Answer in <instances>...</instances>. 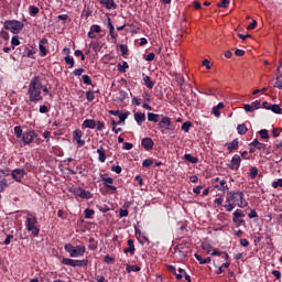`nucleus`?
Instances as JSON below:
<instances>
[{
  "instance_id": "obj_1",
  "label": "nucleus",
  "mask_w": 282,
  "mask_h": 282,
  "mask_svg": "<svg viewBox=\"0 0 282 282\" xmlns=\"http://www.w3.org/2000/svg\"><path fill=\"white\" fill-rule=\"evenodd\" d=\"M42 89H43V82H41V76H34L31 79L29 84V89H28L30 102H39L43 100V95H41Z\"/></svg>"
},
{
  "instance_id": "obj_2",
  "label": "nucleus",
  "mask_w": 282,
  "mask_h": 282,
  "mask_svg": "<svg viewBox=\"0 0 282 282\" xmlns=\"http://www.w3.org/2000/svg\"><path fill=\"white\" fill-rule=\"evenodd\" d=\"M14 135L20 140L21 147H28L29 144H32L36 138H39V134L34 130H28L23 132V129L21 126L14 127Z\"/></svg>"
},
{
  "instance_id": "obj_3",
  "label": "nucleus",
  "mask_w": 282,
  "mask_h": 282,
  "mask_svg": "<svg viewBox=\"0 0 282 282\" xmlns=\"http://www.w3.org/2000/svg\"><path fill=\"white\" fill-rule=\"evenodd\" d=\"M24 226L28 232H31L33 237H39L41 229L36 227V224H39V218H36V214L26 212V216L24 217Z\"/></svg>"
},
{
  "instance_id": "obj_4",
  "label": "nucleus",
  "mask_w": 282,
  "mask_h": 282,
  "mask_svg": "<svg viewBox=\"0 0 282 282\" xmlns=\"http://www.w3.org/2000/svg\"><path fill=\"white\" fill-rule=\"evenodd\" d=\"M3 28L4 30H8V32H11V34H21L25 24L19 20H6L3 22Z\"/></svg>"
},
{
  "instance_id": "obj_5",
  "label": "nucleus",
  "mask_w": 282,
  "mask_h": 282,
  "mask_svg": "<svg viewBox=\"0 0 282 282\" xmlns=\"http://www.w3.org/2000/svg\"><path fill=\"white\" fill-rule=\"evenodd\" d=\"M66 252H68L69 257L73 259H78V257H84L85 254V246H73L72 243H66L64 246Z\"/></svg>"
},
{
  "instance_id": "obj_6",
  "label": "nucleus",
  "mask_w": 282,
  "mask_h": 282,
  "mask_svg": "<svg viewBox=\"0 0 282 282\" xmlns=\"http://www.w3.org/2000/svg\"><path fill=\"white\" fill-rule=\"evenodd\" d=\"M229 195H231L235 206L237 205L238 208H247L248 202H246V194H243V192L231 191Z\"/></svg>"
},
{
  "instance_id": "obj_7",
  "label": "nucleus",
  "mask_w": 282,
  "mask_h": 282,
  "mask_svg": "<svg viewBox=\"0 0 282 282\" xmlns=\"http://www.w3.org/2000/svg\"><path fill=\"white\" fill-rule=\"evenodd\" d=\"M63 265H70V268H85L89 263V260H74L69 258L62 259Z\"/></svg>"
},
{
  "instance_id": "obj_8",
  "label": "nucleus",
  "mask_w": 282,
  "mask_h": 282,
  "mask_svg": "<svg viewBox=\"0 0 282 282\" xmlns=\"http://www.w3.org/2000/svg\"><path fill=\"white\" fill-rule=\"evenodd\" d=\"M171 118L166 117L164 115H161V118L159 119L158 128L161 129L162 133H164V129L169 131L171 129Z\"/></svg>"
},
{
  "instance_id": "obj_9",
  "label": "nucleus",
  "mask_w": 282,
  "mask_h": 282,
  "mask_svg": "<svg viewBox=\"0 0 282 282\" xmlns=\"http://www.w3.org/2000/svg\"><path fill=\"white\" fill-rule=\"evenodd\" d=\"M25 175H28V173L23 169H15L11 172V177L14 182H23Z\"/></svg>"
},
{
  "instance_id": "obj_10",
  "label": "nucleus",
  "mask_w": 282,
  "mask_h": 282,
  "mask_svg": "<svg viewBox=\"0 0 282 282\" xmlns=\"http://www.w3.org/2000/svg\"><path fill=\"white\" fill-rule=\"evenodd\" d=\"M239 166H241V156L239 154H235L228 165V169H230V171H239Z\"/></svg>"
},
{
  "instance_id": "obj_11",
  "label": "nucleus",
  "mask_w": 282,
  "mask_h": 282,
  "mask_svg": "<svg viewBox=\"0 0 282 282\" xmlns=\"http://www.w3.org/2000/svg\"><path fill=\"white\" fill-rule=\"evenodd\" d=\"M70 193H75V195H78V197H80L82 199H91L93 197L91 192L84 188L70 189Z\"/></svg>"
},
{
  "instance_id": "obj_12",
  "label": "nucleus",
  "mask_w": 282,
  "mask_h": 282,
  "mask_svg": "<svg viewBox=\"0 0 282 282\" xmlns=\"http://www.w3.org/2000/svg\"><path fill=\"white\" fill-rule=\"evenodd\" d=\"M224 208H226L227 213H232L235 210V202L232 200V196L230 195V192L227 193L225 205H223Z\"/></svg>"
},
{
  "instance_id": "obj_13",
  "label": "nucleus",
  "mask_w": 282,
  "mask_h": 282,
  "mask_svg": "<svg viewBox=\"0 0 282 282\" xmlns=\"http://www.w3.org/2000/svg\"><path fill=\"white\" fill-rule=\"evenodd\" d=\"M73 140H75L78 145L85 147V140H83V131L80 129H76L73 132Z\"/></svg>"
},
{
  "instance_id": "obj_14",
  "label": "nucleus",
  "mask_w": 282,
  "mask_h": 282,
  "mask_svg": "<svg viewBox=\"0 0 282 282\" xmlns=\"http://www.w3.org/2000/svg\"><path fill=\"white\" fill-rule=\"evenodd\" d=\"M153 139L147 137V138H143L141 140V147H143V149L145 151H152L153 150Z\"/></svg>"
},
{
  "instance_id": "obj_15",
  "label": "nucleus",
  "mask_w": 282,
  "mask_h": 282,
  "mask_svg": "<svg viewBox=\"0 0 282 282\" xmlns=\"http://www.w3.org/2000/svg\"><path fill=\"white\" fill-rule=\"evenodd\" d=\"M101 6H105L106 10H118V4L113 0H99Z\"/></svg>"
},
{
  "instance_id": "obj_16",
  "label": "nucleus",
  "mask_w": 282,
  "mask_h": 282,
  "mask_svg": "<svg viewBox=\"0 0 282 282\" xmlns=\"http://www.w3.org/2000/svg\"><path fill=\"white\" fill-rule=\"evenodd\" d=\"M47 39H42L39 42V50H40V56H47V47H45V45H47Z\"/></svg>"
},
{
  "instance_id": "obj_17",
  "label": "nucleus",
  "mask_w": 282,
  "mask_h": 282,
  "mask_svg": "<svg viewBox=\"0 0 282 282\" xmlns=\"http://www.w3.org/2000/svg\"><path fill=\"white\" fill-rule=\"evenodd\" d=\"M101 182H104V186H106V188H110V191H118V187L112 185L113 180L111 177L101 176Z\"/></svg>"
},
{
  "instance_id": "obj_18",
  "label": "nucleus",
  "mask_w": 282,
  "mask_h": 282,
  "mask_svg": "<svg viewBox=\"0 0 282 282\" xmlns=\"http://www.w3.org/2000/svg\"><path fill=\"white\" fill-rule=\"evenodd\" d=\"M3 175H8V174H6V171L1 170L0 171V193H3L8 187V180L3 177Z\"/></svg>"
},
{
  "instance_id": "obj_19",
  "label": "nucleus",
  "mask_w": 282,
  "mask_h": 282,
  "mask_svg": "<svg viewBox=\"0 0 282 282\" xmlns=\"http://www.w3.org/2000/svg\"><path fill=\"white\" fill-rule=\"evenodd\" d=\"M226 147H227V151L229 153H232V151H237V149H239V140L234 139L231 142L226 143Z\"/></svg>"
},
{
  "instance_id": "obj_20",
  "label": "nucleus",
  "mask_w": 282,
  "mask_h": 282,
  "mask_svg": "<svg viewBox=\"0 0 282 282\" xmlns=\"http://www.w3.org/2000/svg\"><path fill=\"white\" fill-rule=\"evenodd\" d=\"M97 153H98V160L101 162V163H105L107 162V150H105V148L101 145L97 149Z\"/></svg>"
},
{
  "instance_id": "obj_21",
  "label": "nucleus",
  "mask_w": 282,
  "mask_h": 282,
  "mask_svg": "<svg viewBox=\"0 0 282 282\" xmlns=\"http://www.w3.org/2000/svg\"><path fill=\"white\" fill-rule=\"evenodd\" d=\"M134 120L139 127H142V122L147 120V115L144 112H135Z\"/></svg>"
},
{
  "instance_id": "obj_22",
  "label": "nucleus",
  "mask_w": 282,
  "mask_h": 282,
  "mask_svg": "<svg viewBox=\"0 0 282 282\" xmlns=\"http://www.w3.org/2000/svg\"><path fill=\"white\" fill-rule=\"evenodd\" d=\"M82 129H96V120L86 119L82 124Z\"/></svg>"
},
{
  "instance_id": "obj_23",
  "label": "nucleus",
  "mask_w": 282,
  "mask_h": 282,
  "mask_svg": "<svg viewBox=\"0 0 282 282\" xmlns=\"http://www.w3.org/2000/svg\"><path fill=\"white\" fill-rule=\"evenodd\" d=\"M124 254H135V245H133V239L128 240V248L123 250Z\"/></svg>"
},
{
  "instance_id": "obj_24",
  "label": "nucleus",
  "mask_w": 282,
  "mask_h": 282,
  "mask_svg": "<svg viewBox=\"0 0 282 282\" xmlns=\"http://www.w3.org/2000/svg\"><path fill=\"white\" fill-rule=\"evenodd\" d=\"M142 76L145 87H148V89H153V87H155V83L151 80V77L149 75H145L144 73L142 74Z\"/></svg>"
},
{
  "instance_id": "obj_25",
  "label": "nucleus",
  "mask_w": 282,
  "mask_h": 282,
  "mask_svg": "<svg viewBox=\"0 0 282 282\" xmlns=\"http://www.w3.org/2000/svg\"><path fill=\"white\" fill-rule=\"evenodd\" d=\"M249 147H253L254 149H258V151H265V143L259 142V140L254 139Z\"/></svg>"
},
{
  "instance_id": "obj_26",
  "label": "nucleus",
  "mask_w": 282,
  "mask_h": 282,
  "mask_svg": "<svg viewBox=\"0 0 282 282\" xmlns=\"http://www.w3.org/2000/svg\"><path fill=\"white\" fill-rule=\"evenodd\" d=\"M162 118V115H158L154 112H148V121L149 122H160V119Z\"/></svg>"
},
{
  "instance_id": "obj_27",
  "label": "nucleus",
  "mask_w": 282,
  "mask_h": 282,
  "mask_svg": "<svg viewBox=\"0 0 282 282\" xmlns=\"http://www.w3.org/2000/svg\"><path fill=\"white\" fill-rule=\"evenodd\" d=\"M219 109H224V102H219L217 106L213 107V113L216 116V118H219L221 116V112H219Z\"/></svg>"
},
{
  "instance_id": "obj_28",
  "label": "nucleus",
  "mask_w": 282,
  "mask_h": 282,
  "mask_svg": "<svg viewBox=\"0 0 282 282\" xmlns=\"http://www.w3.org/2000/svg\"><path fill=\"white\" fill-rule=\"evenodd\" d=\"M194 257H195V259L198 260V262L200 263V265H204V264H206V263H210V257L202 258V257L199 256V253H195Z\"/></svg>"
},
{
  "instance_id": "obj_29",
  "label": "nucleus",
  "mask_w": 282,
  "mask_h": 282,
  "mask_svg": "<svg viewBox=\"0 0 282 282\" xmlns=\"http://www.w3.org/2000/svg\"><path fill=\"white\" fill-rule=\"evenodd\" d=\"M237 132L239 135H246L248 133V127L245 123L237 126Z\"/></svg>"
},
{
  "instance_id": "obj_30",
  "label": "nucleus",
  "mask_w": 282,
  "mask_h": 282,
  "mask_svg": "<svg viewBox=\"0 0 282 282\" xmlns=\"http://www.w3.org/2000/svg\"><path fill=\"white\" fill-rule=\"evenodd\" d=\"M184 160H186V162H191V164H197V162H199V159L192 154H184Z\"/></svg>"
},
{
  "instance_id": "obj_31",
  "label": "nucleus",
  "mask_w": 282,
  "mask_h": 282,
  "mask_svg": "<svg viewBox=\"0 0 282 282\" xmlns=\"http://www.w3.org/2000/svg\"><path fill=\"white\" fill-rule=\"evenodd\" d=\"M269 111H272L273 113H278L281 115L282 113V109L281 106L273 104L270 106Z\"/></svg>"
},
{
  "instance_id": "obj_32",
  "label": "nucleus",
  "mask_w": 282,
  "mask_h": 282,
  "mask_svg": "<svg viewBox=\"0 0 282 282\" xmlns=\"http://www.w3.org/2000/svg\"><path fill=\"white\" fill-rule=\"evenodd\" d=\"M118 72H120L121 74H124L127 72V69H129V63L123 62L122 64H118Z\"/></svg>"
},
{
  "instance_id": "obj_33",
  "label": "nucleus",
  "mask_w": 282,
  "mask_h": 282,
  "mask_svg": "<svg viewBox=\"0 0 282 282\" xmlns=\"http://www.w3.org/2000/svg\"><path fill=\"white\" fill-rule=\"evenodd\" d=\"M34 54H36V48H25L24 56L26 58H34Z\"/></svg>"
},
{
  "instance_id": "obj_34",
  "label": "nucleus",
  "mask_w": 282,
  "mask_h": 282,
  "mask_svg": "<svg viewBox=\"0 0 282 282\" xmlns=\"http://www.w3.org/2000/svg\"><path fill=\"white\" fill-rule=\"evenodd\" d=\"M140 267L138 265H131V264H128L126 267V271L128 272V274H131V272H140Z\"/></svg>"
},
{
  "instance_id": "obj_35",
  "label": "nucleus",
  "mask_w": 282,
  "mask_h": 282,
  "mask_svg": "<svg viewBox=\"0 0 282 282\" xmlns=\"http://www.w3.org/2000/svg\"><path fill=\"white\" fill-rule=\"evenodd\" d=\"M39 12H40V9H39V7H36V6H31V7L29 8V14H30V17H36V14H39Z\"/></svg>"
},
{
  "instance_id": "obj_36",
  "label": "nucleus",
  "mask_w": 282,
  "mask_h": 282,
  "mask_svg": "<svg viewBox=\"0 0 282 282\" xmlns=\"http://www.w3.org/2000/svg\"><path fill=\"white\" fill-rule=\"evenodd\" d=\"M241 217H246V214L241 212V209H236L232 214V219H241Z\"/></svg>"
},
{
  "instance_id": "obj_37",
  "label": "nucleus",
  "mask_w": 282,
  "mask_h": 282,
  "mask_svg": "<svg viewBox=\"0 0 282 282\" xmlns=\"http://www.w3.org/2000/svg\"><path fill=\"white\" fill-rule=\"evenodd\" d=\"M216 188L218 191H228V184L226 183L225 180H221L218 185H216Z\"/></svg>"
},
{
  "instance_id": "obj_38",
  "label": "nucleus",
  "mask_w": 282,
  "mask_h": 282,
  "mask_svg": "<svg viewBox=\"0 0 282 282\" xmlns=\"http://www.w3.org/2000/svg\"><path fill=\"white\" fill-rule=\"evenodd\" d=\"M66 65H69V69H72L75 65V61H74V57L67 55L65 58H64Z\"/></svg>"
},
{
  "instance_id": "obj_39",
  "label": "nucleus",
  "mask_w": 282,
  "mask_h": 282,
  "mask_svg": "<svg viewBox=\"0 0 282 282\" xmlns=\"http://www.w3.org/2000/svg\"><path fill=\"white\" fill-rule=\"evenodd\" d=\"M11 45H12V50H14V47H17L18 45H21V41L19 40V35L12 36Z\"/></svg>"
},
{
  "instance_id": "obj_40",
  "label": "nucleus",
  "mask_w": 282,
  "mask_h": 282,
  "mask_svg": "<svg viewBox=\"0 0 282 282\" xmlns=\"http://www.w3.org/2000/svg\"><path fill=\"white\" fill-rule=\"evenodd\" d=\"M257 175H259V169L254 166L251 167L249 172V176L251 177V180H257Z\"/></svg>"
},
{
  "instance_id": "obj_41",
  "label": "nucleus",
  "mask_w": 282,
  "mask_h": 282,
  "mask_svg": "<svg viewBox=\"0 0 282 282\" xmlns=\"http://www.w3.org/2000/svg\"><path fill=\"white\" fill-rule=\"evenodd\" d=\"M191 127H193V123L191 121H186L182 124V131L188 133V131H191Z\"/></svg>"
},
{
  "instance_id": "obj_42",
  "label": "nucleus",
  "mask_w": 282,
  "mask_h": 282,
  "mask_svg": "<svg viewBox=\"0 0 282 282\" xmlns=\"http://www.w3.org/2000/svg\"><path fill=\"white\" fill-rule=\"evenodd\" d=\"M119 47L122 56H129V46L120 44Z\"/></svg>"
},
{
  "instance_id": "obj_43",
  "label": "nucleus",
  "mask_w": 282,
  "mask_h": 282,
  "mask_svg": "<svg viewBox=\"0 0 282 282\" xmlns=\"http://www.w3.org/2000/svg\"><path fill=\"white\" fill-rule=\"evenodd\" d=\"M96 95L94 91L91 90H87L86 91V99L88 100V102H93V100H95Z\"/></svg>"
},
{
  "instance_id": "obj_44",
  "label": "nucleus",
  "mask_w": 282,
  "mask_h": 282,
  "mask_svg": "<svg viewBox=\"0 0 282 282\" xmlns=\"http://www.w3.org/2000/svg\"><path fill=\"white\" fill-rule=\"evenodd\" d=\"M90 31L94 32L95 34H100L102 32V28L98 24H93L90 26Z\"/></svg>"
},
{
  "instance_id": "obj_45",
  "label": "nucleus",
  "mask_w": 282,
  "mask_h": 282,
  "mask_svg": "<svg viewBox=\"0 0 282 282\" xmlns=\"http://www.w3.org/2000/svg\"><path fill=\"white\" fill-rule=\"evenodd\" d=\"M259 135L262 140H268L270 138V133H268V130L265 129L260 130Z\"/></svg>"
},
{
  "instance_id": "obj_46",
  "label": "nucleus",
  "mask_w": 282,
  "mask_h": 282,
  "mask_svg": "<svg viewBox=\"0 0 282 282\" xmlns=\"http://www.w3.org/2000/svg\"><path fill=\"white\" fill-rule=\"evenodd\" d=\"M96 212L94 209L90 208H86L84 212L85 215V219H91V216L95 214Z\"/></svg>"
},
{
  "instance_id": "obj_47",
  "label": "nucleus",
  "mask_w": 282,
  "mask_h": 282,
  "mask_svg": "<svg viewBox=\"0 0 282 282\" xmlns=\"http://www.w3.org/2000/svg\"><path fill=\"white\" fill-rule=\"evenodd\" d=\"M152 165H153V160H151V159H145V160L142 162V166H143L144 169H150Z\"/></svg>"
},
{
  "instance_id": "obj_48",
  "label": "nucleus",
  "mask_w": 282,
  "mask_h": 282,
  "mask_svg": "<svg viewBox=\"0 0 282 282\" xmlns=\"http://www.w3.org/2000/svg\"><path fill=\"white\" fill-rule=\"evenodd\" d=\"M119 121L118 124H120L121 122H124V120H127V118H129V113L124 112V113H119Z\"/></svg>"
},
{
  "instance_id": "obj_49",
  "label": "nucleus",
  "mask_w": 282,
  "mask_h": 282,
  "mask_svg": "<svg viewBox=\"0 0 282 282\" xmlns=\"http://www.w3.org/2000/svg\"><path fill=\"white\" fill-rule=\"evenodd\" d=\"M234 224H236L237 228H239V226H246V220L243 219H239V218H236V219H232Z\"/></svg>"
},
{
  "instance_id": "obj_50",
  "label": "nucleus",
  "mask_w": 282,
  "mask_h": 282,
  "mask_svg": "<svg viewBox=\"0 0 282 282\" xmlns=\"http://www.w3.org/2000/svg\"><path fill=\"white\" fill-rule=\"evenodd\" d=\"M185 274H186V271L184 269H178V273L176 274L177 281H181V279H184Z\"/></svg>"
},
{
  "instance_id": "obj_51",
  "label": "nucleus",
  "mask_w": 282,
  "mask_h": 282,
  "mask_svg": "<svg viewBox=\"0 0 282 282\" xmlns=\"http://www.w3.org/2000/svg\"><path fill=\"white\" fill-rule=\"evenodd\" d=\"M95 128H96L97 131H104V129H105V122H102V121H97Z\"/></svg>"
},
{
  "instance_id": "obj_52",
  "label": "nucleus",
  "mask_w": 282,
  "mask_h": 282,
  "mask_svg": "<svg viewBox=\"0 0 282 282\" xmlns=\"http://www.w3.org/2000/svg\"><path fill=\"white\" fill-rule=\"evenodd\" d=\"M84 85H91V77L89 75H83L82 76Z\"/></svg>"
},
{
  "instance_id": "obj_53",
  "label": "nucleus",
  "mask_w": 282,
  "mask_h": 282,
  "mask_svg": "<svg viewBox=\"0 0 282 282\" xmlns=\"http://www.w3.org/2000/svg\"><path fill=\"white\" fill-rule=\"evenodd\" d=\"M230 4V0H221L220 3L217 4L218 8H228Z\"/></svg>"
},
{
  "instance_id": "obj_54",
  "label": "nucleus",
  "mask_w": 282,
  "mask_h": 282,
  "mask_svg": "<svg viewBox=\"0 0 282 282\" xmlns=\"http://www.w3.org/2000/svg\"><path fill=\"white\" fill-rule=\"evenodd\" d=\"M134 182H137L139 184V186H144V180L142 178L141 175H137L134 177Z\"/></svg>"
},
{
  "instance_id": "obj_55",
  "label": "nucleus",
  "mask_w": 282,
  "mask_h": 282,
  "mask_svg": "<svg viewBox=\"0 0 282 282\" xmlns=\"http://www.w3.org/2000/svg\"><path fill=\"white\" fill-rule=\"evenodd\" d=\"M251 107L253 108V111L256 109H261V101L260 100H256V101L251 102Z\"/></svg>"
},
{
  "instance_id": "obj_56",
  "label": "nucleus",
  "mask_w": 282,
  "mask_h": 282,
  "mask_svg": "<svg viewBox=\"0 0 282 282\" xmlns=\"http://www.w3.org/2000/svg\"><path fill=\"white\" fill-rule=\"evenodd\" d=\"M85 74V68H77L73 72L74 76H83Z\"/></svg>"
},
{
  "instance_id": "obj_57",
  "label": "nucleus",
  "mask_w": 282,
  "mask_h": 282,
  "mask_svg": "<svg viewBox=\"0 0 282 282\" xmlns=\"http://www.w3.org/2000/svg\"><path fill=\"white\" fill-rule=\"evenodd\" d=\"M40 113H50V108L45 105L40 106Z\"/></svg>"
},
{
  "instance_id": "obj_58",
  "label": "nucleus",
  "mask_w": 282,
  "mask_h": 282,
  "mask_svg": "<svg viewBox=\"0 0 282 282\" xmlns=\"http://www.w3.org/2000/svg\"><path fill=\"white\" fill-rule=\"evenodd\" d=\"M245 111H247V113H252L254 111V109L252 108L251 104H246Z\"/></svg>"
},
{
  "instance_id": "obj_59",
  "label": "nucleus",
  "mask_w": 282,
  "mask_h": 282,
  "mask_svg": "<svg viewBox=\"0 0 282 282\" xmlns=\"http://www.w3.org/2000/svg\"><path fill=\"white\" fill-rule=\"evenodd\" d=\"M111 171H113L115 173H122V167L120 165H112L111 166Z\"/></svg>"
},
{
  "instance_id": "obj_60",
  "label": "nucleus",
  "mask_w": 282,
  "mask_h": 282,
  "mask_svg": "<svg viewBox=\"0 0 282 282\" xmlns=\"http://www.w3.org/2000/svg\"><path fill=\"white\" fill-rule=\"evenodd\" d=\"M127 96H128L127 91L119 90V100L122 101V100L127 99Z\"/></svg>"
},
{
  "instance_id": "obj_61",
  "label": "nucleus",
  "mask_w": 282,
  "mask_h": 282,
  "mask_svg": "<svg viewBox=\"0 0 282 282\" xmlns=\"http://www.w3.org/2000/svg\"><path fill=\"white\" fill-rule=\"evenodd\" d=\"M122 149L131 151V149H133V143L124 142Z\"/></svg>"
},
{
  "instance_id": "obj_62",
  "label": "nucleus",
  "mask_w": 282,
  "mask_h": 282,
  "mask_svg": "<svg viewBox=\"0 0 282 282\" xmlns=\"http://www.w3.org/2000/svg\"><path fill=\"white\" fill-rule=\"evenodd\" d=\"M278 186L282 188V178H279L278 181L272 183V188H276Z\"/></svg>"
},
{
  "instance_id": "obj_63",
  "label": "nucleus",
  "mask_w": 282,
  "mask_h": 282,
  "mask_svg": "<svg viewBox=\"0 0 282 282\" xmlns=\"http://www.w3.org/2000/svg\"><path fill=\"white\" fill-rule=\"evenodd\" d=\"M276 89H282V82L279 79V77L275 78L274 86Z\"/></svg>"
},
{
  "instance_id": "obj_64",
  "label": "nucleus",
  "mask_w": 282,
  "mask_h": 282,
  "mask_svg": "<svg viewBox=\"0 0 282 282\" xmlns=\"http://www.w3.org/2000/svg\"><path fill=\"white\" fill-rule=\"evenodd\" d=\"M95 281H97V282H107V279H105V275H96Z\"/></svg>"
}]
</instances>
